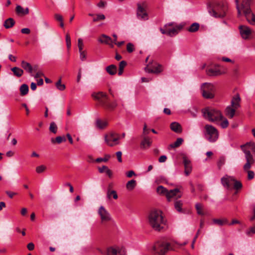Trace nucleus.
<instances>
[{"instance_id": "obj_1", "label": "nucleus", "mask_w": 255, "mask_h": 255, "mask_svg": "<svg viewBox=\"0 0 255 255\" xmlns=\"http://www.w3.org/2000/svg\"><path fill=\"white\" fill-rule=\"evenodd\" d=\"M241 148L245 154V157L247 161L246 164L244 165V170L248 172V178L251 180L254 178L255 173L254 171L249 170L251 166L253 164L255 160L254 159L251 152H255V143L254 142H247L246 144L242 145Z\"/></svg>"}, {"instance_id": "obj_2", "label": "nucleus", "mask_w": 255, "mask_h": 255, "mask_svg": "<svg viewBox=\"0 0 255 255\" xmlns=\"http://www.w3.org/2000/svg\"><path fill=\"white\" fill-rule=\"evenodd\" d=\"M207 8L210 14L215 18H223L228 10L227 3L223 0H215L208 2Z\"/></svg>"}, {"instance_id": "obj_3", "label": "nucleus", "mask_w": 255, "mask_h": 255, "mask_svg": "<svg viewBox=\"0 0 255 255\" xmlns=\"http://www.w3.org/2000/svg\"><path fill=\"white\" fill-rule=\"evenodd\" d=\"M150 225L155 230L160 231L164 228L166 220L164 219L160 210H154L151 211L148 216Z\"/></svg>"}, {"instance_id": "obj_4", "label": "nucleus", "mask_w": 255, "mask_h": 255, "mask_svg": "<svg viewBox=\"0 0 255 255\" xmlns=\"http://www.w3.org/2000/svg\"><path fill=\"white\" fill-rule=\"evenodd\" d=\"M92 97L95 100L98 102L100 106L106 109L114 110L118 106L116 100L111 101L107 94L103 92L93 93Z\"/></svg>"}, {"instance_id": "obj_5", "label": "nucleus", "mask_w": 255, "mask_h": 255, "mask_svg": "<svg viewBox=\"0 0 255 255\" xmlns=\"http://www.w3.org/2000/svg\"><path fill=\"white\" fill-rule=\"evenodd\" d=\"M202 113L205 119L211 122L221 121L223 118L219 111L209 107L202 109Z\"/></svg>"}, {"instance_id": "obj_6", "label": "nucleus", "mask_w": 255, "mask_h": 255, "mask_svg": "<svg viewBox=\"0 0 255 255\" xmlns=\"http://www.w3.org/2000/svg\"><path fill=\"white\" fill-rule=\"evenodd\" d=\"M170 249V244L163 241H157L152 246L151 253L154 255H165Z\"/></svg>"}, {"instance_id": "obj_7", "label": "nucleus", "mask_w": 255, "mask_h": 255, "mask_svg": "<svg viewBox=\"0 0 255 255\" xmlns=\"http://www.w3.org/2000/svg\"><path fill=\"white\" fill-rule=\"evenodd\" d=\"M156 192L160 195H165L168 201H170L171 198L175 196H177V198H180L182 196L181 194H178L180 192L179 189L175 188L172 190H168L162 185L158 186L157 187Z\"/></svg>"}, {"instance_id": "obj_8", "label": "nucleus", "mask_w": 255, "mask_h": 255, "mask_svg": "<svg viewBox=\"0 0 255 255\" xmlns=\"http://www.w3.org/2000/svg\"><path fill=\"white\" fill-rule=\"evenodd\" d=\"M201 90L202 96L208 99H212L214 97L215 88V86L210 83H204L201 86Z\"/></svg>"}, {"instance_id": "obj_9", "label": "nucleus", "mask_w": 255, "mask_h": 255, "mask_svg": "<svg viewBox=\"0 0 255 255\" xmlns=\"http://www.w3.org/2000/svg\"><path fill=\"white\" fill-rule=\"evenodd\" d=\"M206 129V137L211 142L216 141L219 137L217 129L213 126L206 125L205 126Z\"/></svg>"}, {"instance_id": "obj_10", "label": "nucleus", "mask_w": 255, "mask_h": 255, "mask_svg": "<svg viewBox=\"0 0 255 255\" xmlns=\"http://www.w3.org/2000/svg\"><path fill=\"white\" fill-rule=\"evenodd\" d=\"M146 7L147 4L145 1L137 3L136 16L138 19L141 20H146L148 19Z\"/></svg>"}, {"instance_id": "obj_11", "label": "nucleus", "mask_w": 255, "mask_h": 255, "mask_svg": "<svg viewBox=\"0 0 255 255\" xmlns=\"http://www.w3.org/2000/svg\"><path fill=\"white\" fill-rule=\"evenodd\" d=\"M119 139H120L119 134L115 132H111L105 136V142L110 146L119 144L118 141Z\"/></svg>"}, {"instance_id": "obj_12", "label": "nucleus", "mask_w": 255, "mask_h": 255, "mask_svg": "<svg viewBox=\"0 0 255 255\" xmlns=\"http://www.w3.org/2000/svg\"><path fill=\"white\" fill-rule=\"evenodd\" d=\"M142 138L140 143V147L142 149H146L149 147L152 143V139L146 136V125L145 124L143 129V132L141 136Z\"/></svg>"}, {"instance_id": "obj_13", "label": "nucleus", "mask_w": 255, "mask_h": 255, "mask_svg": "<svg viewBox=\"0 0 255 255\" xmlns=\"http://www.w3.org/2000/svg\"><path fill=\"white\" fill-rule=\"evenodd\" d=\"M98 213L100 216L101 222L103 223L108 222L112 219L109 212L103 206L100 207Z\"/></svg>"}, {"instance_id": "obj_14", "label": "nucleus", "mask_w": 255, "mask_h": 255, "mask_svg": "<svg viewBox=\"0 0 255 255\" xmlns=\"http://www.w3.org/2000/svg\"><path fill=\"white\" fill-rule=\"evenodd\" d=\"M242 10H243L244 14L248 22L252 25H255V15L251 12L250 6L249 5H246V8L242 9Z\"/></svg>"}, {"instance_id": "obj_15", "label": "nucleus", "mask_w": 255, "mask_h": 255, "mask_svg": "<svg viewBox=\"0 0 255 255\" xmlns=\"http://www.w3.org/2000/svg\"><path fill=\"white\" fill-rule=\"evenodd\" d=\"M234 179V177L226 175L221 178V183L225 188L230 189L233 187Z\"/></svg>"}, {"instance_id": "obj_16", "label": "nucleus", "mask_w": 255, "mask_h": 255, "mask_svg": "<svg viewBox=\"0 0 255 255\" xmlns=\"http://www.w3.org/2000/svg\"><path fill=\"white\" fill-rule=\"evenodd\" d=\"M107 255H125V252L120 248L110 247L107 250Z\"/></svg>"}, {"instance_id": "obj_17", "label": "nucleus", "mask_w": 255, "mask_h": 255, "mask_svg": "<svg viewBox=\"0 0 255 255\" xmlns=\"http://www.w3.org/2000/svg\"><path fill=\"white\" fill-rule=\"evenodd\" d=\"M206 74L209 76L216 77L222 75L221 70L216 67L209 68L206 70Z\"/></svg>"}, {"instance_id": "obj_18", "label": "nucleus", "mask_w": 255, "mask_h": 255, "mask_svg": "<svg viewBox=\"0 0 255 255\" xmlns=\"http://www.w3.org/2000/svg\"><path fill=\"white\" fill-rule=\"evenodd\" d=\"M99 41L102 43H105L110 45L112 48L114 47L113 40L112 38L105 34H102L99 39Z\"/></svg>"}, {"instance_id": "obj_19", "label": "nucleus", "mask_w": 255, "mask_h": 255, "mask_svg": "<svg viewBox=\"0 0 255 255\" xmlns=\"http://www.w3.org/2000/svg\"><path fill=\"white\" fill-rule=\"evenodd\" d=\"M145 70L148 73L159 74L163 71L162 66L160 64H157L155 66H152L151 68H145Z\"/></svg>"}, {"instance_id": "obj_20", "label": "nucleus", "mask_w": 255, "mask_h": 255, "mask_svg": "<svg viewBox=\"0 0 255 255\" xmlns=\"http://www.w3.org/2000/svg\"><path fill=\"white\" fill-rule=\"evenodd\" d=\"M241 98L239 94L235 95L231 101V107L238 109L240 107Z\"/></svg>"}, {"instance_id": "obj_21", "label": "nucleus", "mask_w": 255, "mask_h": 255, "mask_svg": "<svg viewBox=\"0 0 255 255\" xmlns=\"http://www.w3.org/2000/svg\"><path fill=\"white\" fill-rule=\"evenodd\" d=\"M21 66L26 72L30 74L31 76H33V67L29 63L22 61Z\"/></svg>"}, {"instance_id": "obj_22", "label": "nucleus", "mask_w": 255, "mask_h": 255, "mask_svg": "<svg viewBox=\"0 0 255 255\" xmlns=\"http://www.w3.org/2000/svg\"><path fill=\"white\" fill-rule=\"evenodd\" d=\"M239 28L240 30V33L242 37L244 39L247 38L251 32L250 29L249 27L243 25H241Z\"/></svg>"}, {"instance_id": "obj_23", "label": "nucleus", "mask_w": 255, "mask_h": 255, "mask_svg": "<svg viewBox=\"0 0 255 255\" xmlns=\"http://www.w3.org/2000/svg\"><path fill=\"white\" fill-rule=\"evenodd\" d=\"M29 8H23L21 5H17L15 8V12L18 15H25L29 13Z\"/></svg>"}, {"instance_id": "obj_24", "label": "nucleus", "mask_w": 255, "mask_h": 255, "mask_svg": "<svg viewBox=\"0 0 255 255\" xmlns=\"http://www.w3.org/2000/svg\"><path fill=\"white\" fill-rule=\"evenodd\" d=\"M170 127L171 129L176 133H181L182 132L181 126L177 122L172 123Z\"/></svg>"}, {"instance_id": "obj_25", "label": "nucleus", "mask_w": 255, "mask_h": 255, "mask_svg": "<svg viewBox=\"0 0 255 255\" xmlns=\"http://www.w3.org/2000/svg\"><path fill=\"white\" fill-rule=\"evenodd\" d=\"M181 155L183 158V163L184 164L185 169H188V168H192L191 161L188 159L186 155L184 153H181Z\"/></svg>"}, {"instance_id": "obj_26", "label": "nucleus", "mask_w": 255, "mask_h": 255, "mask_svg": "<svg viewBox=\"0 0 255 255\" xmlns=\"http://www.w3.org/2000/svg\"><path fill=\"white\" fill-rule=\"evenodd\" d=\"M212 221L214 224L220 226L228 224V220L226 218L213 219Z\"/></svg>"}, {"instance_id": "obj_27", "label": "nucleus", "mask_w": 255, "mask_h": 255, "mask_svg": "<svg viewBox=\"0 0 255 255\" xmlns=\"http://www.w3.org/2000/svg\"><path fill=\"white\" fill-rule=\"evenodd\" d=\"M237 109L231 106H228L226 109V114L230 118L234 117Z\"/></svg>"}, {"instance_id": "obj_28", "label": "nucleus", "mask_w": 255, "mask_h": 255, "mask_svg": "<svg viewBox=\"0 0 255 255\" xmlns=\"http://www.w3.org/2000/svg\"><path fill=\"white\" fill-rule=\"evenodd\" d=\"M15 24V21L12 18H8L4 22L3 26L6 29L12 27Z\"/></svg>"}, {"instance_id": "obj_29", "label": "nucleus", "mask_w": 255, "mask_h": 255, "mask_svg": "<svg viewBox=\"0 0 255 255\" xmlns=\"http://www.w3.org/2000/svg\"><path fill=\"white\" fill-rule=\"evenodd\" d=\"M107 72L111 75H114L117 73V66L112 64L106 67Z\"/></svg>"}, {"instance_id": "obj_30", "label": "nucleus", "mask_w": 255, "mask_h": 255, "mask_svg": "<svg viewBox=\"0 0 255 255\" xmlns=\"http://www.w3.org/2000/svg\"><path fill=\"white\" fill-rule=\"evenodd\" d=\"M11 70L13 73V74L17 77H20L23 74V70L17 67L12 68Z\"/></svg>"}, {"instance_id": "obj_31", "label": "nucleus", "mask_w": 255, "mask_h": 255, "mask_svg": "<svg viewBox=\"0 0 255 255\" xmlns=\"http://www.w3.org/2000/svg\"><path fill=\"white\" fill-rule=\"evenodd\" d=\"M183 202L181 200H176L174 202V208L178 212H182Z\"/></svg>"}, {"instance_id": "obj_32", "label": "nucleus", "mask_w": 255, "mask_h": 255, "mask_svg": "<svg viewBox=\"0 0 255 255\" xmlns=\"http://www.w3.org/2000/svg\"><path fill=\"white\" fill-rule=\"evenodd\" d=\"M183 142V139L182 138H178L173 143L169 145V147L173 148L180 146Z\"/></svg>"}, {"instance_id": "obj_33", "label": "nucleus", "mask_w": 255, "mask_h": 255, "mask_svg": "<svg viewBox=\"0 0 255 255\" xmlns=\"http://www.w3.org/2000/svg\"><path fill=\"white\" fill-rule=\"evenodd\" d=\"M136 185V181L134 179H132L127 183L126 188L129 190H132L135 188Z\"/></svg>"}, {"instance_id": "obj_34", "label": "nucleus", "mask_w": 255, "mask_h": 255, "mask_svg": "<svg viewBox=\"0 0 255 255\" xmlns=\"http://www.w3.org/2000/svg\"><path fill=\"white\" fill-rule=\"evenodd\" d=\"M199 28V24L197 22L192 23L188 28V31L190 32H195L198 30Z\"/></svg>"}, {"instance_id": "obj_35", "label": "nucleus", "mask_w": 255, "mask_h": 255, "mask_svg": "<svg viewBox=\"0 0 255 255\" xmlns=\"http://www.w3.org/2000/svg\"><path fill=\"white\" fill-rule=\"evenodd\" d=\"M107 125L108 123L106 121H102L99 119L96 121V126L98 128L100 129L104 128L107 127Z\"/></svg>"}, {"instance_id": "obj_36", "label": "nucleus", "mask_w": 255, "mask_h": 255, "mask_svg": "<svg viewBox=\"0 0 255 255\" xmlns=\"http://www.w3.org/2000/svg\"><path fill=\"white\" fill-rule=\"evenodd\" d=\"M20 95L21 96H24L28 93V86L27 85L23 84L20 87Z\"/></svg>"}, {"instance_id": "obj_37", "label": "nucleus", "mask_w": 255, "mask_h": 255, "mask_svg": "<svg viewBox=\"0 0 255 255\" xmlns=\"http://www.w3.org/2000/svg\"><path fill=\"white\" fill-rule=\"evenodd\" d=\"M51 142L53 143H57L58 144H60L62 143V142L65 141L66 140V139L64 136H57L55 139L51 138Z\"/></svg>"}, {"instance_id": "obj_38", "label": "nucleus", "mask_w": 255, "mask_h": 255, "mask_svg": "<svg viewBox=\"0 0 255 255\" xmlns=\"http://www.w3.org/2000/svg\"><path fill=\"white\" fill-rule=\"evenodd\" d=\"M127 63L125 61H122L119 64V69L118 72V75H121L124 72V69L127 65Z\"/></svg>"}, {"instance_id": "obj_39", "label": "nucleus", "mask_w": 255, "mask_h": 255, "mask_svg": "<svg viewBox=\"0 0 255 255\" xmlns=\"http://www.w3.org/2000/svg\"><path fill=\"white\" fill-rule=\"evenodd\" d=\"M178 34V31L176 28L175 27L172 29H167V35L169 36H173Z\"/></svg>"}, {"instance_id": "obj_40", "label": "nucleus", "mask_w": 255, "mask_h": 255, "mask_svg": "<svg viewBox=\"0 0 255 255\" xmlns=\"http://www.w3.org/2000/svg\"><path fill=\"white\" fill-rule=\"evenodd\" d=\"M56 88L60 91H64L65 89V85L61 83V79H59V80L56 83Z\"/></svg>"}, {"instance_id": "obj_41", "label": "nucleus", "mask_w": 255, "mask_h": 255, "mask_svg": "<svg viewBox=\"0 0 255 255\" xmlns=\"http://www.w3.org/2000/svg\"><path fill=\"white\" fill-rule=\"evenodd\" d=\"M195 208L197 210V213L198 215H204V213L202 211V206L201 204H200V203L196 204Z\"/></svg>"}, {"instance_id": "obj_42", "label": "nucleus", "mask_w": 255, "mask_h": 255, "mask_svg": "<svg viewBox=\"0 0 255 255\" xmlns=\"http://www.w3.org/2000/svg\"><path fill=\"white\" fill-rule=\"evenodd\" d=\"M113 196L114 199H117L118 197L117 193L116 191L112 190L110 191L109 190L107 192V197L110 199L111 196Z\"/></svg>"}, {"instance_id": "obj_43", "label": "nucleus", "mask_w": 255, "mask_h": 255, "mask_svg": "<svg viewBox=\"0 0 255 255\" xmlns=\"http://www.w3.org/2000/svg\"><path fill=\"white\" fill-rule=\"evenodd\" d=\"M233 186L235 189L239 190L242 188V184L240 181L235 179Z\"/></svg>"}, {"instance_id": "obj_44", "label": "nucleus", "mask_w": 255, "mask_h": 255, "mask_svg": "<svg viewBox=\"0 0 255 255\" xmlns=\"http://www.w3.org/2000/svg\"><path fill=\"white\" fill-rule=\"evenodd\" d=\"M49 130L53 133H56L57 131V127L54 122H51L49 127Z\"/></svg>"}, {"instance_id": "obj_45", "label": "nucleus", "mask_w": 255, "mask_h": 255, "mask_svg": "<svg viewBox=\"0 0 255 255\" xmlns=\"http://www.w3.org/2000/svg\"><path fill=\"white\" fill-rule=\"evenodd\" d=\"M105 19V16L103 14H98L93 18V20L94 22H97L100 20H104Z\"/></svg>"}, {"instance_id": "obj_46", "label": "nucleus", "mask_w": 255, "mask_h": 255, "mask_svg": "<svg viewBox=\"0 0 255 255\" xmlns=\"http://www.w3.org/2000/svg\"><path fill=\"white\" fill-rule=\"evenodd\" d=\"M225 158L224 157H220L218 161V166L219 169L221 168V167L225 164Z\"/></svg>"}, {"instance_id": "obj_47", "label": "nucleus", "mask_w": 255, "mask_h": 255, "mask_svg": "<svg viewBox=\"0 0 255 255\" xmlns=\"http://www.w3.org/2000/svg\"><path fill=\"white\" fill-rule=\"evenodd\" d=\"M46 168V167L45 166L43 165H40L36 168V171L38 173H41L44 171Z\"/></svg>"}, {"instance_id": "obj_48", "label": "nucleus", "mask_w": 255, "mask_h": 255, "mask_svg": "<svg viewBox=\"0 0 255 255\" xmlns=\"http://www.w3.org/2000/svg\"><path fill=\"white\" fill-rule=\"evenodd\" d=\"M134 45L131 43H128L127 45V50L128 52L131 53L134 51Z\"/></svg>"}, {"instance_id": "obj_49", "label": "nucleus", "mask_w": 255, "mask_h": 255, "mask_svg": "<svg viewBox=\"0 0 255 255\" xmlns=\"http://www.w3.org/2000/svg\"><path fill=\"white\" fill-rule=\"evenodd\" d=\"M80 53V58L82 61H84L86 60L87 57V54L85 51L82 50L79 51Z\"/></svg>"}, {"instance_id": "obj_50", "label": "nucleus", "mask_w": 255, "mask_h": 255, "mask_svg": "<svg viewBox=\"0 0 255 255\" xmlns=\"http://www.w3.org/2000/svg\"><path fill=\"white\" fill-rule=\"evenodd\" d=\"M251 0H243V2L241 4V9L246 8V5H249L250 6Z\"/></svg>"}, {"instance_id": "obj_51", "label": "nucleus", "mask_w": 255, "mask_h": 255, "mask_svg": "<svg viewBox=\"0 0 255 255\" xmlns=\"http://www.w3.org/2000/svg\"><path fill=\"white\" fill-rule=\"evenodd\" d=\"M78 47L79 49V51H81L83 50L84 47V43L83 42V40L82 38H79L78 40Z\"/></svg>"}, {"instance_id": "obj_52", "label": "nucleus", "mask_w": 255, "mask_h": 255, "mask_svg": "<svg viewBox=\"0 0 255 255\" xmlns=\"http://www.w3.org/2000/svg\"><path fill=\"white\" fill-rule=\"evenodd\" d=\"M110 155H106L105 157L104 158H98L96 159V161L97 162H101L102 161L104 162H107L109 159L110 158Z\"/></svg>"}, {"instance_id": "obj_53", "label": "nucleus", "mask_w": 255, "mask_h": 255, "mask_svg": "<svg viewBox=\"0 0 255 255\" xmlns=\"http://www.w3.org/2000/svg\"><path fill=\"white\" fill-rule=\"evenodd\" d=\"M246 234L248 236H251L252 234H255V226L250 228L247 230Z\"/></svg>"}, {"instance_id": "obj_54", "label": "nucleus", "mask_w": 255, "mask_h": 255, "mask_svg": "<svg viewBox=\"0 0 255 255\" xmlns=\"http://www.w3.org/2000/svg\"><path fill=\"white\" fill-rule=\"evenodd\" d=\"M220 126L223 128H227L229 126L228 121L227 119H225L221 123Z\"/></svg>"}, {"instance_id": "obj_55", "label": "nucleus", "mask_w": 255, "mask_h": 255, "mask_svg": "<svg viewBox=\"0 0 255 255\" xmlns=\"http://www.w3.org/2000/svg\"><path fill=\"white\" fill-rule=\"evenodd\" d=\"M236 4V8L238 10V16L239 17L241 15V7H240L239 4V0H235Z\"/></svg>"}, {"instance_id": "obj_56", "label": "nucleus", "mask_w": 255, "mask_h": 255, "mask_svg": "<svg viewBox=\"0 0 255 255\" xmlns=\"http://www.w3.org/2000/svg\"><path fill=\"white\" fill-rule=\"evenodd\" d=\"M116 155L117 157L118 160L119 162L121 163L122 162V151H118L116 153Z\"/></svg>"}, {"instance_id": "obj_57", "label": "nucleus", "mask_w": 255, "mask_h": 255, "mask_svg": "<svg viewBox=\"0 0 255 255\" xmlns=\"http://www.w3.org/2000/svg\"><path fill=\"white\" fill-rule=\"evenodd\" d=\"M5 193L7 194V195L10 198H12L13 196L17 194L16 193L9 191H6Z\"/></svg>"}, {"instance_id": "obj_58", "label": "nucleus", "mask_w": 255, "mask_h": 255, "mask_svg": "<svg viewBox=\"0 0 255 255\" xmlns=\"http://www.w3.org/2000/svg\"><path fill=\"white\" fill-rule=\"evenodd\" d=\"M108 167L106 165H103L101 167L98 168V170L100 173H102L106 171L108 169Z\"/></svg>"}, {"instance_id": "obj_59", "label": "nucleus", "mask_w": 255, "mask_h": 255, "mask_svg": "<svg viewBox=\"0 0 255 255\" xmlns=\"http://www.w3.org/2000/svg\"><path fill=\"white\" fill-rule=\"evenodd\" d=\"M105 172L109 178H112L113 177V172L109 168H108Z\"/></svg>"}, {"instance_id": "obj_60", "label": "nucleus", "mask_w": 255, "mask_h": 255, "mask_svg": "<svg viewBox=\"0 0 255 255\" xmlns=\"http://www.w3.org/2000/svg\"><path fill=\"white\" fill-rule=\"evenodd\" d=\"M55 18L56 20L59 21H63V17L61 15L59 14H55Z\"/></svg>"}, {"instance_id": "obj_61", "label": "nucleus", "mask_w": 255, "mask_h": 255, "mask_svg": "<svg viewBox=\"0 0 255 255\" xmlns=\"http://www.w3.org/2000/svg\"><path fill=\"white\" fill-rule=\"evenodd\" d=\"M21 33L23 34H29L30 32V30L28 28H24L21 29Z\"/></svg>"}, {"instance_id": "obj_62", "label": "nucleus", "mask_w": 255, "mask_h": 255, "mask_svg": "<svg viewBox=\"0 0 255 255\" xmlns=\"http://www.w3.org/2000/svg\"><path fill=\"white\" fill-rule=\"evenodd\" d=\"M27 248L29 251H32L34 249V245L32 243H30L28 244Z\"/></svg>"}, {"instance_id": "obj_63", "label": "nucleus", "mask_w": 255, "mask_h": 255, "mask_svg": "<svg viewBox=\"0 0 255 255\" xmlns=\"http://www.w3.org/2000/svg\"><path fill=\"white\" fill-rule=\"evenodd\" d=\"M166 159H167L166 156L162 155L159 158L158 161L159 162H164L166 160Z\"/></svg>"}, {"instance_id": "obj_64", "label": "nucleus", "mask_w": 255, "mask_h": 255, "mask_svg": "<svg viewBox=\"0 0 255 255\" xmlns=\"http://www.w3.org/2000/svg\"><path fill=\"white\" fill-rule=\"evenodd\" d=\"M127 176L128 177H131L133 175H135V173L133 170H130L127 172L126 173Z\"/></svg>"}]
</instances>
